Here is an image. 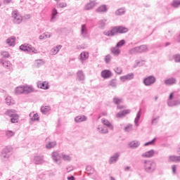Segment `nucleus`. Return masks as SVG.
I'll list each match as a JSON object with an SVG mask.
<instances>
[{
	"label": "nucleus",
	"instance_id": "obj_1",
	"mask_svg": "<svg viewBox=\"0 0 180 180\" xmlns=\"http://www.w3.org/2000/svg\"><path fill=\"white\" fill-rule=\"evenodd\" d=\"M129 32V29L126 27L122 26H116L112 28L110 31H105L103 34L105 36H108V37H113V36H116V34L127 33Z\"/></svg>",
	"mask_w": 180,
	"mask_h": 180
},
{
	"label": "nucleus",
	"instance_id": "obj_2",
	"mask_svg": "<svg viewBox=\"0 0 180 180\" xmlns=\"http://www.w3.org/2000/svg\"><path fill=\"white\" fill-rule=\"evenodd\" d=\"M143 168L148 174H153L155 171V168H157V164L154 160H146L143 161Z\"/></svg>",
	"mask_w": 180,
	"mask_h": 180
},
{
	"label": "nucleus",
	"instance_id": "obj_3",
	"mask_svg": "<svg viewBox=\"0 0 180 180\" xmlns=\"http://www.w3.org/2000/svg\"><path fill=\"white\" fill-rule=\"evenodd\" d=\"M146 51H148L147 45H141L131 49L129 53L130 54H138L139 53H146Z\"/></svg>",
	"mask_w": 180,
	"mask_h": 180
},
{
	"label": "nucleus",
	"instance_id": "obj_4",
	"mask_svg": "<svg viewBox=\"0 0 180 180\" xmlns=\"http://www.w3.org/2000/svg\"><path fill=\"white\" fill-rule=\"evenodd\" d=\"M15 112H16L15 110H8L5 113L7 116L11 117V123H18V120H19V115L18 114H12L15 113Z\"/></svg>",
	"mask_w": 180,
	"mask_h": 180
},
{
	"label": "nucleus",
	"instance_id": "obj_5",
	"mask_svg": "<svg viewBox=\"0 0 180 180\" xmlns=\"http://www.w3.org/2000/svg\"><path fill=\"white\" fill-rule=\"evenodd\" d=\"M20 50H21L22 51H32V53H37V50H36V49H34V47L32 46V45H29V44H22L21 46H20Z\"/></svg>",
	"mask_w": 180,
	"mask_h": 180
},
{
	"label": "nucleus",
	"instance_id": "obj_6",
	"mask_svg": "<svg viewBox=\"0 0 180 180\" xmlns=\"http://www.w3.org/2000/svg\"><path fill=\"white\" fill-rule=\"evenodd\" d=\"M12 18L13 19V22L16 23L17 25H19L22 22V20H23V18L20 15L18 11H14L12 12Z\"/></svg>",
	"mask_w": 180,
	"mask_h": 180
},
{
	"label": "nucleus",
	"instance_id": "obj_7",
	"mask_svg": "<svg viewBox=\"0 0 180 180\" xmlns=\"http://www.w3.org/2000/svg\"><path fill=\"white\" fill-rule=\"evenodd\" d=\"M154 83H155V77L154 76H149L143 79V84L146 86H150Z\"/></svg>",
	"mask_w": 180,
	"mask_h": 180
},
{
	"label": "nucleus",
	"instance_id": "obj_8",
	"mask_svg": "<svg viewBox=\"0 0 180 180\" xmlns=\"http://www.w3.org/2000/svg\"><path fill=\"white\" fill-rule=\"evenodd\" d=\"M96 5H98V3H96L95 1H91L89 3L86 4L84 9L85 11H91V9H94Z\"/></svg>",
	"mask_w": 180,
	"mask_h": 180
},
{
	"label": "nucleus",
	"instance_id": "obj_9",
	"mask_svg": "<svg viewBox=\"0 0 180 180\" xmlns=\"http://www.w3.org/2000/svg\"><path fill=\"white\" fill-rule=\"evenodd\" d=\"M37 86L41 89H49V88H50L49 86V82H38Z\"/></svg>",
	"mask_w": 180,
	"mask_h": 180
},
{
	"label": "nucleus",
	"instance_id": "obj_10",
	"mask_svg": "<svg viewBox=\"0 0 180 180\" xmlns=\"http://www.w3.org/2000/svg\"><path fill=\"white\" fill-rule=\"evenodd\" d=\"M101 77L104 78V79H108V78H110L112 77V72L108 70H105L101 72Z\"/></svg>",
	"mask_w": 180,
	"mask_h": 180
},
{
	"label": "nucleus",
	"instance_id": "obj_11",
	"mask_svg": "<svg viewBox=\"0 0 180 180\" xmlns=\"http://www.w3.org/2000/svg\"><path fill=\"white\" fill-rule=\"evenodd\" d=\"M155 153V151H154V150L152 149L146 152L145 153H143L141 155V157H143V158H151V157H154Z\"/></svg>",
	"mask_w": 180,
	"mask_h": 180
},
{
	"label": "nucleus",
	"instance_id": "obj_12",
	"mask_svg": "<svg viewBox=\"0 0 180 180\" xmlns=\"http://www.w3.org/2000/svg\"><path fill=\"white\" fill-rule=\"evenodd\" d=\"M130 113V110H124L117 113L116 117L122 119L126 116V115H129Z\"/></svg>",
	"mask_w": 180,
	"mask_h": 180
},
{
	"label": "nucleus",
	"instance_id": "obj_13",
	"mask_svg": "<svg viewBox=\"0 0 180 180\" xmlns=\"http://www.w3.org/2000/svg\"><path fill=\"white\" fill-rule=\"evenodd\" d=\"M33 162L37 165H39L40 164H44V159L43 158V156H34Z\"/></svg>",
	"mask_w": 180,
	"mask_h": 180
},
{
	"label": "nucleus",
	"instance_id": "obj_14",
	"mask_svg": "<svg viewBox=\"0 0 180 180\" xmlns=\"http://www.w3.org/2000/svg\"><path fill=\"white\" fill-rule=\"evenodd\" d=\"M52 158L54 162L60 165L61 164V161H60V155H58V153L57 152H53L52 153Z\"/></svg>",
	"mask_w": 180,
	"mask_h": 180
},
{
	"label": "nucleus",
	"instance_id": "obj_15",
	"mask_svg": "<svg viewBox=\"0 0 180 180\" xmlns=\"http://www.w3.org/2000/svg\"><path fill=\"white\" fill-rule=\"evenodd\" d=\"M134 78V74L129 73L127 75L120 77V79L124 82V81L133 79Z\"/></svg>",
	"mask_w": 180,
	"mask_h": 180
},
{
	"label": "nucleus",
	"instance_id": "obj_16",
	"mask_svg": "<svg viewBox=\"0 0 180 180\" xmlns=\"http://www.w3.org/2000/svg\"><path fill=\"white\" fill-rule=\"evenodd\" d=\"M0 64L6 68L10 69L12 67V63L9 60H5L4 59H0Z\"/></svg>",
	"mask_w": 180,
	"mask_h": 180
},
{
	"label": "nucleus",
	"instance_id": "obj_17",
	"mask_svg": "<svg viewBox=\"0 0 180 180\" xmlns=\"http://www.w3.org/2000/svg\"><path fill=\"white\" fill-rule=\"evenodd\" d=\"M81 36L84 38L88 37V29H86V25L85 24L82 25Z\"/></svg>",
	"mask_w": 180,
	"mask_h": 180
},
{
	"label": "nucleus",
	"instance_id": "obj_18",
	"mask_svg": "<svg viewBox=\"0 0 180 180\" xmlns=\"http://www.w3.org/2000/svg\"><path fill=\"white\" fill-rule=\"evenodd\" d=\"M96 12H98V13H105L108 12V7L105 4L101 5L96 10Z\"/></svg>",
	"mask_w": 180,
	"mask_h": 180
},
{
	"label": "nucleus",
	"instance_id": "obj_19",
	"mask_svg": "<svg viewBox=\"0 0 180 180\" xmlns=\"http://www.w3.org/2000/svg\"><path fill=\"white\" fill-rule=\"evenodd\" d=\"M120 155L119 153H115L112 156L110 157L109 162L110 164H115L119 160Z\"/></svg>",
	"mask_w": 180,
	"mask_h": 180
},
{
	"label": "nucleus",
	"instance_id": "obj_20",
	"mask_svg": "<svg viewBox=\"0 0 180 180\" xmlns=\"http://www.w3.org/2000/svg\"><path fill=\"white\" fill-rule=\"evenodd\" d=\"M16 40V37H11L7 39L6 40V44H8L10 46H15V41Z\"/></svg>",
	"mask_w": 180,
	"mask_h": 180
},
{
	"label": "nucleus",
	"instance_id": "obj_21",
	"mask_svg": "<svg viewBox=\"0 0 180 180\" xmlns=\"http://www.w3.org/2000/svg\"><path fill=\"white\" fill-rule=\"evenodd\" d=\"M86 120V116L85 115H79L75 118V122L76 123H81V122H85Z\"/></svg>",
	"mask_w": 180,
	"mask_h": 180
},
{
	"label": "nucleus",
	"instance_id": "obj_22",
	"mask_svg": "<svg viewBox=\"0 0 180 180\" xmlns=\"http://www.w3.org/2000/svg\"><path fill=\"white\" fill-rule=\"evenodd\" d=\"M169 161L172 162H180V156L171 155L169 157Z\"/></svg>",
	"mask_w": 180,
	"mask_h": 180
},
{
	"label": "nucleus",
	"instance_id": "obj_23",
	"mask_svg": "<svg viewBox=\"0 0 180 180\" xmlns=\"http://www.w3.org/2000/svg\"><path fill=\"white\" fill-rule=\"evenodd\" d=\"M165 85H174L176 84V79L175 78H170L165 80Z\"/></svg>",
	"mask_w": 180,
	"mask_h": 180
},
{
	"label": "nucleus",
	"instance_id": "obj_24",
	"mask_svg": "<svg viewBox=\"0 0 180 180\" xmlns=\"http://www.w3.org/2000/svg\"><path fill=\"white\" fill-rule=\"evenodd\" d=\"M130 148H137L140 146V142L138 141H133L129 143Z\"/></svg>",
	"mask_w": 180,
	"mask_h": 180
},
{
	"label": "nucleus",
	"instance_id": "obj_25",
	"mask_svg": "<svg viewBox=\"0 0 180 180\" xmlns=\"http://www.w3.org/2000/svg\"><path fill=\"white\" fill-rule=\"evenodd\" d=\"M57 146V142L56 141H49L46 145V147L48 148V150H50L51 148H54Z\"/></svg>",
	"mask_w": 180,
	"mask_h": 180
},
{
	"label": "nucleus",
	"instance_id": "obj_26",
	"mask_svg": "<svg viewBox=\"0 0 180 180\" xmlns=\"http://www.w3.org/2000/svg\"><path fill=\"white\" fill-rule=\"evenodd\" d=\"M111 53L114 54V56H119L120 54V49L117 46L111 48Z\"/></svg>",
	"mask_w": 180,
	"mask_h": 180
},
{
	"label": "nucleus",
	"instance_id": "obj_27",
	"mask_svg": "<svg viewBox=\"0 0 180 180\" xmlns=\"http://www.w3.org/2000/svg\"><path fill=\"white\" fill-rule=\"evenodd\" d=\"M102 123L107 127H109L111 130H113V125L108 120H102Z\"/></svg>",
	"mask_w": 180,
	"mask_h": 180
},
{
	"label": "nucleus",
	"instance_id": "obj_28",
	"mask_svg": "<svg viewBox=\"0 0 180 180\" xmlns=\"http://www.w3.org/2000/svg\"><path fill=\"white\" fill-rule=\"evenodd\" d=\"M77 75L79 81H84V79H85V75H84V72H82V70H79Z\"/></svg>",
	"mask_w": 180,
	"mask_h": 180
},
{
	"label": "nucleus",
	"instance_id": "obj_29",
	"mask_svg": "<svg viewBox=\"0 0 180 180\" xmlns=\"http://www.w3.org/2000/svg\"><path fill=\"white\" fill-rule=\"evenodd\" d=\"M51 37V34L49 32H45L39 36L40 40H44V39H49Z\"/></svg>",
	"mask_w": 180,
	"mask_h": 180
},
{
	"label": "nucleus",
	"instance_id": "obj_30",
	"mask_svg": "<svg viewBox=\"0 0 180 180\" xmlns=\"http://www.w3.org/2000/svg\"><path fill=\"white\" fill-rule=\"evenodd\" d=\"M178 105H180L179 100H175L174 101H168V106H170V107L178 106Z\"/></svg>",
	"mask_w": 180,
	"mask_h": 180
},
{
	"label": "nucleus",
	"instance_id": "obj_31",
	"mask_svg": "<svg viewBox=\"0 0 180 180\" xmlns=\"http://www.w3.org/2000/svg\"><path fill=\"white\" fill-rule=\"evenodd\" d=\"M108 86H112V88H116L117 86V80L113 79L109 82Z\"/></svg>",
	"mask_w": 180,
	"mask_h": 180
},
{
	"label": "nucleus",
	"instance_id": "obj_32",
	"mask_svg": "<svg viewBox=\"0 0 180 180\" xmlns=\"http://www.w3.org/2000/svg\"><path fill=\"white\" fill-rule=\"evenodd\" d=\"M22 88L24 91V94H25V95H27V94H32V92L33 91V88L30 86H24Z\"/></svg>",
	"mask_w": 180,
	"mask_h": 180
},
{
	"label": "nucleus",
	"instance_id": "obj_33",
	"mask_svg": "<svg viewBox=\"0 0 180 180\" xmlns=\"http://www.w3.org/2000/svg\"><path fill=\"white\" fill-rule=\"evenodd\" d=\"M51 109V108H50V106H42L41 108V112L44 115H46V113H47V112L50 111Z\"/></svg>",
	"mask_w": 180,
	"mask_h": 180
},
{
	"label": "nucleus",
	"instance_id": "obj_34",
	"mask_svg": "<svg viewBox=\"0 0 180 180\" xmlns=\"http://www.w3.org/2000/svg\"><path fill=\"white\" fill-rule=\"evenodd\" d=\"M61 47H63V46L59 45L55 48H53L51 51L52 54H53V55L57 54L58 53V51H60V49H61Z\"/></svg>",
	"mask_w": 180,
	"mask_h": 180
},
{
	"label": "nucleus",
	"instance_id": "obj_35",
	"mask_svg": "<svg viewBox=\"0 0 180 180\" xmlns=\"http://www.w3.org/2000/svg\"><path fill=\"white\" fill-rule=\"evenodd\" d=\"M15 91L16 95H20L21 94H24L23 86L16 87Z\"/></svg>",
	"mask_w": 180,
	"mask_h": 180
},
{
	"label": "nucleus",
	"instance_id": "obj_36",
	"mask_svg": "<svg viewBox=\"0 0 180 180\" xmlns=\"http://www.w3.org/2000/svg\"><path fill=\"white\" fill-rule=\"evenodd\" d=\"M106 22H107L106 19L101 20L98 22L99 27H101V29H103V27L106 26Z\"/></svg>",
	"mask_w": 180,
	"mask_h": 180
},
{
	"label": "nucleus",
	"instance_id": "obj_37",
	"mask_svg": "<svg viewBox=\"0 0 180 180\" xmlns=\"http://www.w3.org/2000/svg\"><path fill=\"white\" fill-rule=\"evenodd\" d=\"M6 136L8 139H10V137H13V136H15V132L11 130H7L6 131Z\"/></svg>",
	"mask_w": 180,
	"mask_h": 180
},
{
	"label": "nucleus",
	"instance_id": "obj_38",
	"mask_svg": "<svg viewBox=\"0 0 180 180\" xmlns=\"http://www.w3.org/2000/svg\"><path fill=\"white\" fill-rule=\"evenodd\" d=\"M125 12L124 8H119L115 11V15L120 16V15H124Z\"/></svg>",
	"mask_w": 180,
	"mask_h": 180
},
{
	"label": "nucleus",
	"instance_id": "obj_39",
	"mask_svg": "<svg viewBox=\"0 0 180 180\" xmlns=\"http://www.w3.org/2000/svg\"><path fill=\"white\" fill-rule=\"evenodd\" d=\"M86 170L87 171V172H89V174L90 175H92V174H94V172H95V169L92 168L91 166H87L86 168Z\"/></svg>",
	"mask_w": 180,
	"mask_h": 180
},
{
	"label": "nucleus",
	"instance_id": "obj_40",
	"mask_svg": "<svg viewBox=\"0 0 180 180\" xmlns=\"http://www.w3.org/2000/svg\"><path fill=\"white\" fill-rule=\"evenodd\" d=\"M180 5V1L179 0H174L172 3V6L173 8H178Z\"/></svg>",
	"mask_w": 180,
	"mask_h": 180
},
{
	"label": "nucleus",
	"instance_id": "obj_41",
	"mask_svg": "<svg viewBox=\"0 0 180 180\" xmlns=\"http://www.w3.org/2000/svg\"><path fill=\"white\" fill-rule=\"evenodd\" d=\"M122 102H123V100L122 98H117L116 97L113 98V103H115V105H120Z\"/></svg>",
	"mask_w": 180,
	"mask_h": 180
},
{
	"label": "nucleus",
	"instance_id": "obj_42",
	"mask_svg": "<svg viewBox=\"0 0 180 180\" xmlns=\"http://www.w3.org/2000/svg\"><path fill=\"white\" fill-rule=\"evenodd\" d=\"M88 58V53L83 52L80 54V59L82 60V61L86 60Z\"/></svg>",
	"mask_w": 180,
	"mask_h": 180
},
{
	"label": "nucleus",
	"instance_id": "obj_43",
	"mask_svg": "<svg viewBox=\"0 0 180 180\" xmlns=\"http://www.w3.org/2000/svg\"><path fill=\"white\" fill-rule=\"evenodd\" d=\"M126 44V41H124V39L120 40L119 42H117L116 46L118 47V49L120 47H122V46H124V44Z\"/></svg>",
	"mask_w": 180,
	"mask_h": 180
},
{
	"label": "nucleus",
	"instance_id": "obj_44",
	"mask_svg": "<svg viewBox=\"0 0 180 180\" xmlns=\"http://www.w3.org/2000/svg\"><path fill=\"white\" fill-rule=\"evenodd\" d=\"M62 158L64 161H70L71 158L69 155L62 154Z\"/></svg>",
	"mask_w": 180,
	"mask_h": 180
},
{
	"label": "nucleus",
	"instance_id": "obj_45",
	"mask_svg": "<svg viewBox=\"0 0 180 180\" xmlns=\"http://www.w3.org/2000/svg\"><path fill=\"white\" fill-rule=\"evenodd\" d=\"M1 158H4V160H8L9 158V154L6 153L4 150L1 152Z\"/></svg>",
	"mask_w": 180,
	"mask_h": 180
},
{
	"label": "nucleus",
	"instance_id": "obj_46",
	"mask_svg": "<svg viewBox=\"0 0 180 180\" xmlns=\"http://www.w3.org/2000/svg\"><path fill=\"white\" fill-rule=\"evenodd\" d=\"M133 129V125L131 124H129L127 127H124V131H131Z\"/></svg>",
	"mask_w": 180,
	"mask_h": 180
},
{
	"label": "nucleus",
	"instance_id": "obj_47",
	"mask_svg": "<svg viewBox=\"0 0 180 180\" xmlns=\"http://www.w3.org/2000/svg\"><path fill=\"white\" fill-rule=\"evenodd\" d=\"M1 54L4 58H9V57H11V55L8 51H3L1 53Z\"/></svg>",
	"mask_w": 180,
	"mask_h": 180
},
{
	"label": "nucleus",
	"instance_id": "obj_48",
	"mask_svg": "<svg viewBox=\"0 0 180 180\" xmlns=\"http://www.w3.org/2000/svg\"><path fill=\"white\" fill-rule=\"evenodd\" d=\"M104 60L106 64H109L110 63V60H112V56L110 55H107L105 56Z\"/></svg>",
	"mask_w": 180,
	"mask_h": 180
},
{
	"label": "nucleus",
	"instance_id": "obj_49",
	"mask_svg": "<svg viewBox=\"0 0 180 180\" xmlns=\"http://www.w3.org/2000/svg\"><path fill=\"white\" fill-rule=\"evenodd\" d=\"M3 151L7 154H9L11 151H12V147L7 146L3 150Z\"/></svg>",
	"mask_w": 180,
	"mask_h": 180
},
{
	"label": "nucleus",
	"instance_id": "obj_50",
	"mask_svg": "<svg viewBox=\"0 0 180 180\" xmlns=\"http://www.w3.org/2000/svg\"><path fill=\"white\" fill-rule=\"evenodd\" d=\"M58 13V12L57 11V9L53 8L52 10V17H51V20H53L54 19V18H56V15Z\"/></svg>",
	"mask_w": 180,
	"mask_h": 180
},
{
	"label": "nucleus",
	"instance_id": "obj_51",
	"mask_svg": "<svg viewBox=\"0 0 180 180\" xmlns=\"http://www.w3.org/2000/svg\"><path fill=\"white\" fill-rule=\"evenodd\" d=\"M98 130H99V131L101 133H102L103 134H105L108 133V129H103L102 127H98Z\"/></svg>",
	"mask_w": 180,
	"mask_h": 180
},
{
	"label": "nucleus",
	"instance_id": "obj_52",
	"mask_svg": "<svg viewBox=\"0 0 180 180\" xmlns=\"http://www.w3.org/2000/svg\"><path fill=\"white\" fill-rule=\"evenodd\" d=\"M39 115L37 114H34L32 117H31V120L32 122H36V120H39Z\"/></svg>",
	"mask_w": 180,
	"mask_h": 180
},
{
	"label": "nucleus",
	"instance_id": "obj_53",
	"mask_svg": "<svg viewBox=\"0 0 180 180\" xmlns=\"http://www.w3.org/2000/svg\"><path fill=\"white\" fill-rule=\"evenodd\" d=\"M174 60L176 63H180V55L179 54H176L174 56Z\"/></svg>",
	"mask_w": 180,
	"mask_h": 180
},
{
	"label": "nucleus",
	"instance_id": "obj_54",
	"mask_svg": "<svg viewBox=\"0 0 180 180\" xmlns=\"http://www.w3.org/2000/svg\"><path fill=\"white\" fill-rule=\"evenodd\" d=\"M115 71L117 74H118V75H120V74H122V68H117Z\"/></svg>",
	"mask_w": 180,
	"mask_h": 180
},
{
	"label": "nucleus",
	"instance_id": "obj_55",
	"mask_svg": "<svg viewBox=\"0 0 180 180\" xmlns=\"http://www.w3.org/2000/svg\"><path fill=\"white\" fill-rule=\"evenodd\" d=\"M155 141V138L153 139L152 141L149 142H146L144 143V146H150V144H154V142Z\"/></svg>",
	"mask_w": 180,
	"mask_h": 180
},
{
	"label": "nucleus",
	"instance_id": "obj_56",
	"mask_svg": "<svg viewBox=\"0 0 180 180\" xmlns=\"http://www.w3.org/2000/svg\"><path fill=\"white\" fill-rule=\"evenodd\" d=\"M67 6V3H60L58 8H65Z\"/></svg>",
	"mask_w": 180,
	"mask_h": 180
},
{
	"label": "nucleus",
	"instance_id": "obj_57",
	"mask_svg": "<svg viewBox=\"0 0 180 180\" xmlns=\"http://www.w3.org/2000/svg\"><path fill=\"white\" fill-rule=\"evenodd\" d=\"M6 105H10L11 103H12V101H11V98L7 97L6 98Z\"/></svg>",
	"mask_w": 180,
	"mask_h": 180
},
{
	"label": "nucleus",
	"instance_id": "obj_58",
	"mask_svg": "<svg viewBox=\"0 0 180 180\" xmlns=\"http://www.w3.org/2000/svg\"><path fill=\"white\" fill-rule=\"evenodd\" d=\"M40 63H39V60H37L36 62V65H37V67H40V65H41V64H43V61L41 60H39Z\"/></svg>",
	"mask_w": 180,
	"mask_h": 180
},
{
	"label": "nucleus",
	"instance_id": "obj_59",
	"mask_svg": "<svg viewBox=\"0 0 180 180\" xmlns=\"http://www.w3.org/2000/svg\"><path fill=\"white\" fill-rule=\"evenodd\" d=\"M141 111L139 110L136 115V119H137L138 120H140V117L141 116Z\"/></svg>",
	"mask_w": 180,
	"mask_h": 180
},
{
	"label": "nucleus",
	"instance_id": "obj_60",
	"mask_svg": "<svg viewBox=\"0 0 180 180\" xmlns=\"http://www.w3.org/2000/svg\"><path fill=\"white\" fill-rule=\"evenodd\" d=\"M172 171H173V174H175V171H176V166L175 165L172 166Z\"/></svg>",
	"mask_w": 180,
	"mask_h": 180
},
{
	"label": "nucleus",
	"instance_id": "obj_61",
	"mask_svg": "<svg viewBox=\"0 0 180 180\" xmlns=\"http://www.w3.org/2000/svg\"><path fill=\"white\" fill-rule=\"evenodd\" d=\"M134 123H135V126H139V120H137V118H135Z\"/></svg>",
	"mask_w": 180,
	"mask_h": 180
},
{
	"label": "nucleus",
	"instance_id": "obj_62",
	"mask_svg": "<svg viewBox=\"0 0 180 180\" xmlns=\"http://www.w3.org/2000/svg\"><path fill=\"white\" fill-rule=\"evenodd\" d=\"M68 180H75V177H74V176H70L69 177H68Z\"/></svg>",
	"mask_w": 180,
	"mask_h": 180
},
{
	"label": "nucleus",
	"instance_id": "obj_63",
	"mask_svg": "<svg viewBox=\"0 0 180 180\" xmlns=\"http://www.w3.org/2000/svg\"><path fill=\"white\" fill-rule=\"evenodd\" d=\"M124 171H126V172H129V171H130V167L127 166V167H124Z\"/></svg>",
	"mask_w": 180,
	"mask_h": 180
},
{
	"label": "nucleus",
	"instance_id": "obj_64",
	"mask_svg": "<svg viewBox=\"0 0 180 180\" xmlns=\"http://www.w3.org/2000/svg\"><path fill=\"white\" fill-rule=\"evenodd\" d=\"M11 1L12 0H4V4H11Z\"/></svg>",
	"mask_w": 180,
	"mask_h": 180
}]
</instances>
